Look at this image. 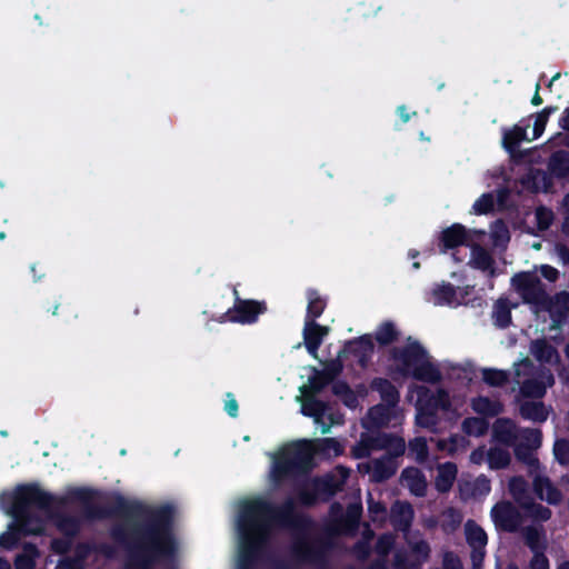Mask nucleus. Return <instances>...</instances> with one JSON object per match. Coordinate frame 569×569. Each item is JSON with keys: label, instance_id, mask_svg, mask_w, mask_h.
<instances>
[{"label": "nucleus", "instance_id": "obj_1", "mask_svg": "<svg viewBox=\"0 0 569 569\" xmlns=\"http://www.w3.org/2000/svg\"><path fill=\"white\" fill-rule=\"evenodd\" d=\"M101 492L97 489L71 488L57 496L40 488L38 483H23L0 500L26 533L41 535L43 527L30 509L46 512L57 530L67 538H76L83 522L114 517L126 519L110 529L111 539L127 555L126 569H154L157 566H173L178 555V541L173 532L174 508L169 505L150 506L130 501L114 493L109 506L94 503Z\"/></svg>", "mask_w": 569, "mask_h": 569}, {"label": "nucleus", "instance_id": "obj_2", "mask_svg": "<svg viewBox=\"0 0 569 569\" xmlns=\"http://www.w3.org/2000/svg\"><path fill=\"white\" fill-rule=\"evenodd\" d=\"M311 519L296 510L291 497L276 505L263 498L244 501L239 511L238 569H253L269 547L274 528H288L295 532L289 560L267 558L269 569H299L303 565H323L327 561L329 542L322 538L310 539L305 533Z\"/></svg>", "mask_w": 569, "mask_h": 569}, {"label": "nucleus", "instance_id": "obj_3", "mask_svg": "<svg viewBox=\"0 0 569 569\" xmlns=\"http://www.w3.org/2000/svg\"><path fill=\"white\" fill-rule=\"evenodd\" d=\"M390 359L397 363V372L402 377L430 385H437L442 380V373L426 348L417 340L408 338L403 347H392Z\"/></svg>", "mask_w": 569, "mask_h": 569}, {"label": "nucleus", "instance_id": "obj_4", "mask_svg": "<svg viewBox=\"0 0 569 569\" xmlns=\"http://www.w3.org/2000/svg\"><path fill=\"white\" fill-rule=\"evenodd\" d=\"M315 449L311 441L299 440L286 447L274 459L272 476L274 481L308 473L313 467Z\"/></svg>", "mask_w": 569, "mask_h": 569}, {"label": "nucleus", "instance_id": "obj_5", "mask_svg": "<svg viewBox=\"0 0 569 569\" xmlns=\"http://www.w3.org/2000/svg\"><path fill=\"white\" fill-rule=\"evenodd\" d=\"M339 490L340 485L332 475L317 476L297 487V500L301 506L310 508L318 501H329Z\"/></svg>", "mask_w": 569, "mask_h": 569}, {"label": "nucleus", "instance_id": "obj_6", "mask_svg": "<svg viewBox=\"0 0 569 569\" xmlns=\"http://www.w3.org/2000/svg\"><path fill=\"white\" fill-rule=\"evenodd\" d=\"M512 284L520 293L525 303L542 309L549 295L540 278L531 272H519L512 277Z\"/></svg>", "mask_w": 569, "mask_h": 569}, {"label": "nucleus", "instance_id": "obj_7", "mask_svg": "<svg viewBox=\"0 0 569 569\" xmlns=\"http://www.w3.org/2000/svg\"><path fill=\"white\" fill-rule=\"evenodd\" d=\"M236 296L238 291L234 290ZM267 311V305L264 301H257L250 299H241L236 297L234 305L232 308L222 316L223 320L236 322V323H254L259 316Z\"/></svg>", "mask_w": 569, "mask_h": 569}, {"label": "nucleus", "instance_id": "obj_8", "mask_svg": "<svg viewBox=\"0 0 569 569\" xmlns=\"http://www.w3.org/2000/svg\"><path fill=\"white\" fill-rule=\"evenodd\" d=\"M491 518L496 527L506 532H517L522 522L520 511L510 501H500L491 509Z\"/></svg>", "mask_w": 569, "mask_h": 569}, {"label": "nucleus", "instance_id": "obj_9", "mask_svg": "<svg viewBox=\"0 0 569 569\" xmlns=\"http://www.w3.org/2000/svg\"><path fill=\"white\" fill-rule=\"evenodd\" d=\"M542 311H547L551 319L550 329L558 330L569 321V292L562 290L549 296Z\"/></svg>", "mask_w": 569, "mask_h": 569}, {"label": "nucleus", "instance_id": "obj_10", "mask_svg": "<svg viewBox=\"0 0 569 569\" xmlns=\"http://www.w3.org/2000/svg\"><path fill=\"white\" fill-rule=\"evenodd\" d=\"M375 352V345L372 336L369 333L348 340L342 350L341 355H351L357 359V362L361 369L368 368L371 358Z\"/></svg>", "mask_w": 569, "mask_h": 569}, {"label": "nucleus", "instance_id": "obj_11", "mask_svg": "<svg viewBox=\"0 0 569 569\" xmlns=\"http://www.w3.org/2000/svg\"><path fill=\"white\" fill-rule=\"evenodd\" d=\"M555 377L549 369H541L533 378L522 381L520 393L525 398L541 399L545 397L548 387H552Z\"/></svg>", "mask_w": 569, "mask_h": 569}, {"label": "nucleus", "instance_id": "obj_12", "mask_svg": "<svg viewBox=\"0 0 569 569\" xmlns=\"http://www.w3.org/2000/svg\"><path fill=\"white\" fill-rule=\"evenodd\" d=\"M329 332L330 328L327 326H322L317 321H305L302 330L303 345L311 357L318 358V350Z\"/></svg>", "mask_w": 569, "mask_h": 569}, {"label": "nucleus", "instance_id": "obj_13", "mask_svg": "<svg viewBox=\"0 0 569 569\" xmlns=\"http://www.w3.org/2000/svg\"><path fill=\"white\" fill-rule=\"evenodd\" d=\"M469 240L467 228L460 223H453L443 229L439 237L440 252L446 253L448 250L456 249L467 244Z\"/></svg>", "mask_w": 569, "mask_h": 569}, {"label": "nucleus", "instance_id": "obj_14", "mask_svg": "<svg viewBox=\"0 0 569 569\" xmlns=\"http://www.w3.org/2000/svg\"><path fill=\"white\" fill-rule=\"evenodd\" d=\"M393 409L395 407L385 403L372 406L369 408L362 426L369 431L387 427L392 419Z\"/></svg>", "mask_w": 569, "mask_h": 569}, {"label": "nucleus", "instance_id": "obj_15", "mask_svg": "<svg viewBox=\"0 0 569 569\" xmlns=\"http://www.w3.org/2000/svg\"><path fill=\"white\" fill-rule=\"evenodd\" d=\"M369 387L372 391H376L379 393L381 403L397 407L400 401V392L397 389V387L387 378L382 377H376L373 378Z\"/></svg>", "mask_w": 569, "mask_h": 569}, {"label": "nucleus", "instance_id": "obj_16", "mask_svg": "<svg viewBox=\"0 0 569 569\" xmlns=\"http://www.w3.org/2000/svg\"><path fill=\"white\" fill-rule=\"evenodd\" d=\"M401 481L410 492L417 497H423L427 492V480L423 472L416 467H407L401 471Z\"/></svg>", "mask_w": 569, "mask_h": 569}, {"label": "nucleus", "instance_id": "obj_17", "mask_svg": "<svg viewBox=\"0 0 569 569\" xmlns=\"http://www.w3.org/2000/svg\"><path fill=\"white\" fill-rule=\"evenodd\" d=\"M533 491L539 499L546 500L549 505H558L561 501L560 490L546 476L535 477Z\"/></svg>", "mask_w": 569, "mask_h": 569}, {"label": "nucleus", "instance_id": "obj_18", "mask_svg": "<svg viewBox=\"0 0 569 569\" xmlns=\"http://www.w3.org/2000/svg\"><path fill=\"white\" fill-rule=\"evenodd\" d=\"M530 352L540 363L560 361V356L557 348L548 342L545 338H539L531 341Z\"/></svg>", "mask_w": 569, "mask_h": 569}, {"label": "nucleus", "instance_id": "obj_19", "mask_svg": "<svg viewBox=\"0 0 569 569\" xmlns=\"http://www.w3.org/2000/svg\"><path fill=\"white\" fill-rule=\"evenodd\" d=\"M398 465L391 457L382 456L372 461L371 481L381 483L389 480L397 472Z\"/></svg>", "mask_w": 569, "mask_h": 569}, {"label": "nucleus", "instance_id": "obj_20", "mask_svg": "<svg viewBox=\"0 0 569 569\" xmlns=\"http://www.w3.org/2000/svg\"><path fill=\"white\" fill-rule=\"evenodd\" d=\"M458 473V468L455 462H445L439 465L438 473L435 479V487L438 492L447 493L451 490Z\"/></svg>", "mask_w": 569, "mask_h": 569}, {"label": "nucleus", "instance_id": "obj_21", "mask_svg": "<svg viewBox=\"0 0 569 569\" xmlns=\"http://www.w3.org/2000/svg\"><path fill=\"white\" fill-rule=\"evenodd\" d=\"M471 409L483 418L499 416L503 411V405L498 400H491L486 396H478L471 399Z\"/></svg>", "mask_w": 569, "mask_h": 569}, {"label": "nucleus", "instance_id": "obj_22", "mask_svg": "<svg viewBox=\"0 0 569 569\" xmlns=\"http://www.w3.org/2000/svg\"><path fill=\"white\" fill-rule=\"evenodd\" d=\"M517 305H512L508 298H499L495 305L492 310V319L496 327L500 329H506L511 325L512 317L511 310L516 308Z\"/></svg>", "mask_w": 569, "mask_h": 569}, {"label": "nucleus", "instance_id": "obj_23", "mask_svg": "<svg viewBox=\"0 0 569 569\" xmlns=\"http://www.w3.org/2000/svg\"><path fill=\"white\" fill-rule=\"evenodd\" d=\"M470 264L475 269L489 271L491 276L495 274V259L486 248L478 243L471 247Z\"/></svg>", "mask_w": 569, "mask_h": 569}, {"label": "nucleus", "instance_id": "obj_24", "mask_svg": "<svg viewBox=\"0 0 569 569\" xmlns=\"http://www.w3.org/2000/svg\"><path fill=\"white\" fill-rule=\"evenodd\" d=\"M528 126L521 127L515 124L511 129L506 130L502 136V146L508 153L513 156L519 150L522 141L529 140L527 137Z\"/></svg>", "mask_w": 569, "mask_h": 569}, {"label": "nucleus", "instance_id": "obj_25", "mask_svg": "<svg viewBox=\"0 0 569 569\" xmlns=\"http://www.w3.org/2000/svg\"><path fill=\"white\" fill-rule=\"evenodd\" d=\"M520 416L526 420L542 423L548 419L549 411L541 401H525L519 408Z\"/></svg>", "mask_w": 569, "mask_h": 569}, {"label": "nucleus", "instance_id": "obj_26", "mask_svg": "<svg viewBox=\"0 0 569 569\" xmlns=\"http://www.w3.org/2000/svg\"><path fill=\"white\" fill-rule=\"evenodd\" d=\"M400 331L391 320L382 321L375 332V340L380 347L390 346L399 340Z\"/></svg>", "mask_w": 569, "mask_h": 569}, {"label": "nucleus", "instance_id": "obj_27", "mask_svg": "<svg viewBox=\"0 0 569 569\" xmlns=\"http://www.w3.org/2000/svg\"><path fill=\"white\" fill-rule=\"evenodd\" d=\"M308 306L305 321H317L327 307V300L322 298L318 290L309 289L307 291Z\"/></svg>", "mask_w": 569, "mask_h": 569}, {"label": "nucleus", "instance_id": "obj_28", "mask_svg": "<svg viewBox=\"0 0 569 569\" xmlns=\"http://www.w3.org/2000/svg\"><path fill=\"white\" fill-rule=\"evenodd\" d=\"M466 540L471 549H485L488 542L486 531L475 521L468 520L465 526Z\"/></svg>", "mask_w": 569, "mask_h": 569}, {"label": "nucleus", "instance_id": "obj_29", "mask_svg": "<svg viewBox=\"0 0 569 569\" xmlns=\"http://www.w3.org/2000/svg\"><path fill=\"white\" fill-rule=\"evenodd\" d=\"M548 169L556 178H567L569 176V152L565 150L553 152L549 159Z\"/></svg>", "mask_w": 569, "mask_h": 569}, {"label": "nucleus", "instance_id": "obj_30", "mask_svg": "<svg viewBox=\"0 0 569 569\" xmlns=\"http://www.w3.org/2000/svg\"><path fill=\"white\" fill-rule=\"evenodd\" d=\"M523 538L527 547L536 555V552H545L547 543L543 537V532L533 527L528 526L523 529Z\"/></svg>", "mask_w": 569, "mask_h": 569}, {"label": "nucleus", "instance_id": "obj_31", "mask_svg": "<svg viewBox=\"0 0 569 569\" xmlns=\"http://www.w3.org/2000/svg\"><path fill=\"white\" fill-rule=\"evenodd\" d=\"M461 429L467 436L482 437L489 430V422L483 417H467L461 423Z\"/></svg>", "mask_w": 569, "mask_h": 569}, {"label": "nucleus", "instance_id": "obj_32", "mask_svg": "<svg viewBox=\"0 0 569 569\" xmlns=\"http://www.w3.org/2000/svg\"><path fill=\"white\" fill-rule=\"evenodd\" d=\"M328 409V405L315 397L307 398L302 403L301 412L315 419L316 422H320Z\"/></svg>", "mask_w": 569, "mask_h": 569}, {"label": "nucleus", "instance_id": "obj_33", "mask_svg": "<svg viewBox=\"0 0 569 569\" xmlns=\"http://www.w3.org/2000/svg\"><path fill=\"white\" fill-rule=\"evenodd\" d=\"M510 460L511 458L509 451L503 448L492 447L487 452V461L490 469H505L509 466Z\"/></svg>", "mask_w": 569, "mask_h": 569}, {"label": "nucleus", "instance_id": "obj_34", "mask_svg": "<svg viewBox=\"0 0 569 569\" xmlns=\"http://www.w3.org/2000/svg\"><path fill=\"white\" fill-rule=\"evenodd\" d=\"M331 385V391L335 396L340 397L347 407H355L357 399L348 382L345 380H333Z\"/></svg>", "mask_w": 569, "mask_h": 569}, {"label": "nucleus", "instance_id": "obj_35", "mask_svg": "<svg viewBox=\"0 0 569 569\" xmlns=\"http://www.w3.org/2000/svg\"><path fill=\"white\" fill-rule=\"evenodd\" d=\"M482 380L490 387H503L509 381V375L505 370L485 368L482 369Z\"/></svg>", "mask_w": 569, "mask_h": 569}, {"label": "nucleus", "instance_id": "obj_36", "mask_svg": "<svg viewBox=\"0 0 569 569\" xmlns=\"http://www.w3.org/2000/svg\"><path fill=\"white\" fill-rule=\"evenodd\" d=\"M433 297L438 305H450L456 299V288L449 282L438 284L432 290Z\"/></svg>", "mask_w": 569, "mask_h": 569}, {"label": "nucleus", "instance_id": "obj_37", "mask_svg": "<svg viewBox=\"0 0 569 569\" xmlns=\"http://www.w3.org/2000/svg\"><path fill=\"white\" fill-rule=\"evenodd\" d=\"M557 110V106H547L536 114L532 139H538L542 136L550 116L553 114Z\"/></svg>", "mask_w": 569, "mask_h": 569}, {"label": "nucleus", "instance_id": "obj_38", "mask_svg": "<svg viewBox=\"0 0 569 569\" xmlns=\"http://www.w3.org/2000/svg\"><path fill=\"white\" fill-rule=\"evenodd\" d=\"M361 515V505H349L346 513L340 519V523L345 529L355 530L359 526Z\"/></svg>", "mask_w": 569, "mask_h": 569}, {"label": "nucleus", "instance_id": "obj_39", "mask_svg": "<svg viewBox=\"0 0 569 569\" xmlns=\"http://www.w3.org/2000/svg\"><path fill=\"white\" fill-rule=\"evenodd\" d=\"M508 489L517 502L528 498V483L521 476H515L509 480Z\"/></svg>", "mask_w": 569, "mask_h": 569}, {"label": "nucleus", "instance_id": "obj_40", "mask_svg": "<svg viewBox=\"0 0 569 569\" xmlns=\"http://www.w3.org/2000/svg\"><path fill=\"white\" fill-rule=\"evenodd\" d=\"M417 407L431 413H438L439 410L433 398V392L426 387H419L418 389Z\"/></svg>", "mask_w": 569, "mask_h": 569}, {"label": "nucleus", "instance_id": "obj_41", "mask_svg": "<svg viewBox=\"0 0 569 569\" xmlns=\"http://www.w3.org/2000/svg\"><path fill=\"white\" fill-rule=\"evenodd\" d=\"M493 436L502 442H509L513 438L511 421L509 419H498L493 423Z\"/></svg>", "mask_w": 569, "mask_h": 569}, {"label": "nucleus", "instance_id": "obj_42", "mask_svg": "<svg viewBox=\"0 0 569 569\" xmlns=\"http://www.w3.org/2000/svg\"><path fill=\"white\" fill-rule=\"evenodd\" d=\"M409 450L411 453L416 455V460L418 462H425L429 455V449L427 445V440L423 437H416L415 439L409 441Z\"/></svg>", "mask_w": 569, "mask_h": 569}, {"label": "nucleus", "instance_id": "obj_43", "mask_svg": "<svg viewBox=\"0 0 569 569\" xmlns=\"http://www.w3.org/2000/svg\"><path fill=\"white\" fill-rule=\"evenodd\" d=\"M17 523H18L19 528L1 533L0 546L2 548L8 549V550L16 548L20 541V533L22 532V533L27 535L24 532L23 528L21 527V525L18 521H17Z\"/></svg>", "mask_w": 569, "mask_h": 569}, {"label": "nucleus", "instance_id": "obj_44", "mask_svg": "<svg viewBox=\"0 0 569 569\" xmlns=\"http://www.w3.org/2000/svg\"><path fill=\"white\" fill-rule=\"evenodd\" d=\"M553 455L559 465H569V438H559L555 441Z\"/></svg>", "mask_w": 569, "mask_h": 569}, {"label": "nucleus", "instance_id": "obj_45", "mask_svg": "<svg viewBox=\"0 0 569 569\" xmlns=\"http://www.w3.org/2000/svg\"><path fill=\"white\" fill-rule=\"evenodd\" d=\"M331 382L322 370L313 368V375L309 378V388L313 395L320 393Z\"/></svg>", "mask_w": 569, "mask_h": 569}, {"label": "nucleus", "instance_id": "obj_46", "mask_svg": "<svg viewBox=\"0 0 569 569\" xmlns=\"http://www.w3.org/2000/svg\"><path fill=\"white\" fill-rule=\"evenodd\" d=\"M495 208V198L492 193H482L473 203L472 209L476 214H488Z\"/></svg>", "mask_w": 569, "mask_h": 569}, {"label": "nucleus", "instance_id": "obj_47", "mask_svg": "<svg viewBox=\"0 0 569 569\" xmlns=\"http://www.w3.org/2000/svg\"><path fill=\"white\" fill-rule=\"evenodd\" d=\"M466 438L460 435H451L448 439L438 441V448L446 450L449 455H453L460 447H465Z\"/></svg>", "mask_w": 569, "mask_h": 569}, {"label": "nucleus", "instance_id": "obj_48", "mask_svg": "<svg viewBox=\"0 0 569 569\" xmlns=\"http://www.w3.org/2000/svg\"><path fill=\"white\" fill-rule=\"evenodd\" d=\"M372 450L368 433H361L360 440L351 449V456L355 459H365L371 455Z\"/></svg>", "mask_w": 569, "mask_h": 569}, {"label": "nucleus", "instance_id": "obj_49", "mask_svg": "<svg viewBox=\"0 0 569 569\" xmlns=\"http://www.w3.org/2000/svg\"><path fill=\"white\" fill-rule=\"evenodd\" d=\"M386 450H387V455H385L386 457H391V459H393V460L398 457H401L406 451L405 439L402 437H399V436L392 433Z\"/></svg>", "mask_w": 569, "mask_h": 569}, {"label": "nucleus", "instance_id": "obj_50", "mask_svg": "<svg viewBox=\"0 0 569 569\" xmlns=\"http://www.w3.org/2000/svg\"><path fill=\"white\" fill-rule=\"evenodd\" d=\"M439 422L438 413H431L417 407L416 423L419 427L435 429Z\"/></svg>", "mask_w": 569, "mask_h": 569}, {"label": "nucleus", "instance_id": "obj_51", "mask_svg": "<svg viewBox=\"0 0 569 569\" xmlns=\"http://www.w3.org/2000/svg\"><path fill=\"white\" fill-rule=\"evenodd\" d=\"M392 433L377 431L373 433H368V438L370 441V446L373 450H386L388 447V442L390 441V437Z\"/></svg>", "mask_w": 569, "mask_h": 569}, {"label": "nucleus", "instance_id": "obj_52", "mask_svg": "<svg viewBox=\"0 0 569 569\" xmlns=\"http://www.w3.org/2000/svg\"><path fill=\"white\" fill-rule=\"evenodd\" d=\"M395 546V538L390 533L381 535L376 542V552L382 557L388 556Z\"/></svg>", "mask_w": 569, "mask_h": 569}, {"label": "nucleus", "instance_id": "obj_53", "mask_svg": "<svg viewBox=\"0 0 569 569\" xmlns=\"http://www.w3.org/2000/svg\"><path fill=\"white\" fill-rule=\"evenodd\" d=\"M515 456L519 461H522L529 466L538 463V459L533 457L531 448L528 445L519 443L516 446Z\"/></svg>", "mask_w": 569, "mask_h": 569}, {"label": "nucleus", "instance_id": "obj_54", "mask_svg": "<svg viewBox=\"0 0 569 569\" xmlns=\"http://www.w3.org/2000/svg\"><path fill=\"white\" fill-rule=\"evenodd\" d=\"M343 363L340 356L337 359H331L325 363L322 369L323 373L333 382L336 378L342 372Z\"/></svg>", "mask_w": 569, "mask_h": 569}, {"label": "nucleus", "instance_id": "obj_55", "mask_svg": "<svg viewBox=\"0 0 569 569\" xmlns=\"http://www.w3.org/2000/svg\"><path fill=\"white\" fill-rule=\"evenodd\" d=\"M73 538H54L50 542V549L56 555H66L72 547Z\"/></svg>", "mask_w": 569, "mask_h": 569}, {"label": "nucleus", "instance_id": "obj_56", "mask_svg": "<svg viewBox=\"0 0 569 569\" xmlns=\"http://www.w3.org/2000/svg\"><path fill=\"white\" fill-rule=\"evenodd\" d=\"M537 224L540 230H547L552 222V212L546 208H538L536 211Z\"/></svg>", "mask_w": 569, "mask_h": 569}, {"label": "nucleus", "instance_id": "obj_57", "mask_svg": "<svg viewBox=\"0 0 569 569\" xmlns=\"http://www.w3.org/2000/svg\"><path fill=\"white\" fill-rule=\"evenodd\" d=\"M491 491V482L489 478L481 475L476 478L473 482L472 493L473 495H488Z\"/></svg>", "mask_w": 569, "mask_h": 569}, {"label": "nucleus", "instance_id": "obj_58", "mask_svg": "<svg viewBox=\"0 0 569 569\" xmlns=\"http://www.w3.org/2000/svg\"><path fill=\"white\" fill-rule=\"evenodd\" d=\"M412 551H413V553H416L420 557V560L417 563L419 567L421 562H425L429 559L431 549H430L429 543L426 540H420V541H417L412 546Z\"/></svg>", "mask_w": 569, "mask_h": 569}, {"label": "nucleus", "instance_id": "obj_59", "mask_svg": "<svg viewBox=\"0 0 569 569\" xmlns=\"http://www.w3.org/2000/svg\"><path fill=\"white\" fill-rule=\"evenodd\" d=\"M14 568L16 569H34L36 568V561L33 557L27 555V553H19L14 558Z\"/></svg>", "mask_w": 569, "mask_h": 569}, {"label": "nucleus", "instance_id": "obj_60", "mask_svg": "<svg viewBox=\"0 0 569 569\" xmlns=\"http://www.w3.org/2000/svg\"><path fill=\"white\" fill-rule=\"evenodd\" d=\"M527 445L531 447H539L541 445L542 433L539 429H527L523 433Z\"/></svg>", "mask_w": 569, "mask_h": 569}, {"label": "nucleus", "instance_id": "obj_61", "mask_svg": "<svg viewBox=\"0 0 569 569\" xmlns=\"http://www.w3.org/2000/svg\"><path fill=\"white\" fill-rule=\"evenodd\" d=\"M433 398L438 409L449 410L451 407L449 395L445 389H439L436 393H433Z\"/></svg>", "mask_w": 569, "mask_h": 569}, {"label": "nucleus", "instance_id": "obj_62", "mask_svg": "<svg viewBox=\"0 0 569 569\" xmlns=\"http://www.w3.org/2000/svg\"><path fill=\"white\" fill-rule=\"evenodd\" d=\"M532 516L541 521H548L551 518V510L540 503H533L531 506Z\"/></svg>", "mask_w": 569, "mask_h": 569}, {"label": "nucleus", "instance_id": "obj_63", "mask_svg": "<svg viewBox=\"0 0 569 569\" xmlns=\"http://www.w3.org/2000/svg\"><path fill=\"white\" fill-rule=\"evenodd\" d=\"M530 569H549V560L545 552H536L530 561Z\"/></svg>", "mask_w": 569, "mask_h": 569}, {"label": "nucleus", "instance_id": "obj_64", "mask_svg": "<svg viewBox=\"0 0 569 569\" xmlns=\"http://www.w3.org/2000/svg\"><path fill=\"white\" fill-rule=\"evenodd\" d=\"M224 410L231 418L238 417L239 405H238L237 399L233 397V395L231 392L227 393V400L224 402Z\"/></svg>", "mask_w": 569, "mask_h": 569}]
</instances>
